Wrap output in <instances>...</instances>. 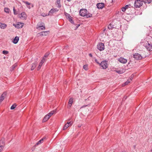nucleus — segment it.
<instances>
[{
	"instance_id": "nucleus-1",
	"label": "nucleus",
	"mask_w": 152,
	"mask_h": 152,
	"mask_svg": "<svg viewBox=\"0 0 152 152\" xmlns=\"http://www.w3.org/2000/svg\"><path fill=\"white\" fill-rule=\"evenodd\" d=\"M144 45L147 50L149 51H152V44L151 43L147 42L144 44Z\"/></svg>"
},
{
	"instance_id": "nucleus-2",
	"label": "nucleus",
	"mask_w": 152,
	"mask_h": 152,
	"mask_svg": "<svg viewBox=\"0 0 152 152\" xmlns=\"http://www.w3.org/2000/svg\"><path fill=\"white\" fill-rule=\"evenodd\" d=\"M142 4V2L141 0H136L134 3V6L136 8H139L141 7Z\"/></svg>"
},
{
	"instance_id": "nucleus-3",
	"label": "nucleus",
	"mask_w": 152,
	"mask_h": 152,
	"mask_svg": "<svg viewBox=\"0 0 152 152\" xmlns=\"http://www.w3.org/2000/svg\"><path fill=\"white\" fill-rule=\"evenodd\" d=\"M58 10L57 8H52L49 11L48 15L52 16L53 14L56 13Z\"/></svg>"
},
{
	"instance_id": "nucleus-4",
	"label": "nucleus",
	"mask_w": 152,
	"mask_h": 152,
	"mask_svg": "<svg viewBox=\"0 0 152 152\" xmlns=\"http://www.w3.org/2000/svg\"><path fill=\"white\" fill-rule=\"evenodd\" d=\"M97 48L100 51L104 50V44L102 42L99 43L97 46Z\"/></svg>"
},
{
	"instance_id": "nucleus-5",
	"label": "nucleus",
	"mask_w": 152,
	"mask_h": 152,
	"mask_svg": "<svg viewBox=\"0 0 152 152\" xmlns=\"http://www.w3.org/2000/svg\"><path fill=\"white\" fill-rule=\"evenodd\" d=\"M102 67L103 69H106L108 67V65L107 62V61H102L99 65Z\"/></svg>"
},
{
	"instance_id": "nucleus-6",
	"label": "nucleus",
	"mask_w": 152,
	"mask_h": 152,
	"mask_svg": "<svg viewBox=\"0 0 152 152\" xmlns=\"http://www.w3.org/2000/svg\"><path fill=\"white\" fill-rule=\"evenodd\" d=\"M87 12V10L86 9H81L80 11L79 14L80 16L84 17Z\"/></svg>"
},
{
	"instance_id": "nucleus-7",
	"label": "nucleus",
	"mask_w": 152,
	"mask_h": 152,
	"mask_svg": "<svg viewBox=\"0 0 152 152\" xmlns=\"http://www.w3.org/2000/svg\"><path fill=\"white\" fill-rule=\"evenodd\" d=\"M134 58L136 60H141L142 58L141 55L137 53H135L133 55Z\"/></svg>"
},
{
	"instance_id": "nucleus-8",
	"label": "nucleus",
	"mask_w": 152,
	"mask_h": 152,
	"mask_svg": "<svg viewBox=\"0 0 152 152\" xmlns=\"http://www.w3.org/2000/svg\"><path fill=\"white\" fill-rule=\"evenodd\" d=\"M43 24L44 23L42 22L39 23L37 25V28L38 29L44 30L45 27L43 26Z\"/></svg>"
},
{
	"instance_id": "nucleus-9",
	"label": "nucleus",
	"mask_w": 152,
	"mask_h": 152,
	"mask_svg": "<svg viewBox=\"0 0 152 152\" xmlns=\"http://www.w3.org/2000/svg\"><path fill=\"white\" fill-rule=\"evenodd\" d=\"M18 16L20 18L26 20L27 18V15L25 12H22Z\"/></svg>"
},
{
	"instance_id": "nucleus-10",
	"label": "nucleus",
	"mask_w": 152,
	"mask_h": 152,
	"mask_svg": "<svg viewBox=\"0 0 152 152\" xmlns=\"http://www.w3.org/2000/svg\"><path fill=\"white\" fill-rule=\"evenodd\" d=\"M24 23H22L18 22L16 24H13V26H14L15 28H22L23 26Z\"/></svg>"
},
{
	"instance_id": "nucleus-11",
	"label": "nucleus",
	"mask_w": 152,
	"mask_h": 152,
	"mask_svg": "<svg viewBox=\"0 0 152 152\" xmlns=\"http://www.w3.org/2000/svg\"><path fill=\"white\" fill-rule=\"evenodd\" d=\"M73 124L72 121H71L69 122H68L63 127V130H65L69 126L72 125Z\"/></svg>"
},
{
	"instance_id": "nucleus-12",
	"label": "nucleus",
	"mask_w": 152,
	"mask_h": 152,
	"mask_svg": "<svg viewBox=\"0 0 152 152\" xmlns=\"http://www.w3.org/2000/svg\"><path fill=\"white\" fill-rule=\"evenodd\" d=\"M7 93L6 92H4L0 97V104L3 101Z\"/></svg>"
},
{
	"instance_id": "nucleus-13",
	"label": "nucleus",
	"mask_w": 152,
	"mask_h": 152,
	"mask_svg": "<svg viewBox=\"0 0 152 152\" xmlns=\"http://www.w3.org/2000/svg\"><path fill=\"white\" fill-rule=\"evenodd\" d=\"M118 61L120 63L123 64H125L127 62V60L126 59L122 57H121L118 59Z\"/></svg>"
},
{
	"instance_id": "nucleus-14",
	"label": "nucleus",
	"mask_w": 152,
	"mask_h": 152,
	"mask_svg": "<svg viewBox=\"0 0 152 152\" xmlns=\"http://www.w3.org/2000/svg\"><path fill=\"white\" fill-rule=\"evenodd\" d=\"M104 6V4L103 3H99L96 4L97 7L99 9H102Z\"/></svg>"
},
{
	"instance_id": "nucleus-15",
	"label": "nucleus",
	"mask_w": 152,
	"mask_h": 152,
	"mask_svg": "<svg viewBox=\"0 0 152 152\" xmlns=\"http://www.w3.org/2000/svg\"><path fill=\"white\" fill-rule=\"evenodd\" d=\"M49 32L48 31H43L41 33H39V36H46Z\"/></svg>"
},
{
	"instance_id": "nucleus-16",
	"label": "nucleus",
	"mask_w": 152,
	"mask_h": 152,
	"mask_svg": "<svg viewBox=\"0 0 152 152\" xmlns=\"http://www.w3.org/2000/svg\"><path fill=\"white\" fill-rule=\"evenodd\" d=\"M22 2L26 4L27 8H28V9H30L31 8V7L30 6H29V5H31V3H29L27 1H23Z\"/></svg>"
},
{
	"instance_id": "nucleus-17",
	"label": "nucleus",
	"mask_w": 152,
	"mask_h": 152,
	"mask_svg": "<svg viewBox=\"0 0 152 152\" xmlns=\"http://www.w3.org/2000/svg\"><path fill=\"white\" fill-rule=\"evenodd\" d=\"M46 139L45 137H43L42 139H41L39 141L37 142L35 144V145H37L39 144H40L41 143H42L44 140H45Z\"/></svg>"
},
{
	"instance_id": "nucleus-18",
	"label": "nucleus",
	"mask_w": 152,
	"mask_h": 152,
	"mask_svg": "<svg viewBox=\"0 0 152 152\" xmlns=\"http://www.w3.org/2000/svg\"><path fill=\"white\" fill-rule=\"evenodd\" d=\"M7 26V25L4 23H2L0 22V28L1 29H4Z\"/></svg>"
},
{
	"instance_id": "nucleus-19",
	"label": "nucleus",
	"mask_w": 152,
	"mask_h": 152,
	"mask_svg": "<svg viewBox=\"0 0 152 152\" xmlns=\"http://www.w3.org/2000/svg\"><path fill=\"white\" fill-rule=\"evenodd\" d=\"M19 40V37H18L16 36L14 39L13 41V42L15 44H17Z\"/></svg>"
},
{
	"instance_id": "nucleus-20",
	"label": "nucleus",
	"mask_w": 152,
	"mask_h": 152,
	"mask_svg": "<svg viewBox=\"0 0 152 152\" xmlns=\"http://www.w3.org/2000/svg\"><path fill=\"white\" fill-rule=\"evenodd\" d=\"M5 144V140L4 138H2L0 141V146L2 145L4 147Z\"/></svg>"
},
{
	"instance_id": "nucleus-21",
	"label": "nucleus",
	"mask_w": 152,
	"mask_h": 152,
	"mask_svg": "<svg viewBox=\"0 0 152 152\" xmlns=\"http://www.w3.org/2000/svg\"><path fill=\"white\" fill-rule=\"evenodd\" d=\"M50 118V116L47 114L44 117L43 119L42 122H44L46 121Z\"/></svg>"
},
{
	"instance_id": "nucleus-22",
	"label": "nucleus",
	"mask_w": 152,
	"mask_h": 152,
	"mask_svg": "<svg viewBox=\"0 0 152 152\" xmlns=\"http://www.w3.org/2000/svg\"><path fill=\"white\" fill-rule=\"evenodd\" d=\"M132 80V78H130L128 80L126 81L124 84H122V86H124L125 85H127L129 83L130 81H131Z\"/></svg>"
},
{
	"instance_id": "nucleus-23",
	"label": "nucleus",
	"mask_w": 152,
	"mask_h": 152,
	"mask_svg": "<svg viewBox=\"0 0 152 152\" xmlns=\"http://www.w3.org/2000/svg\"><path fill=\"white\" fill-rule=\"evenodd\" d=\"M37 65V62H35L34 63H33L31 65V70H32L34 69L35 68Z\"/></svg>"
},
{
	"instance_id": "nucleus-24",
	"label": "nucleus",
	"mask_w": 152,
	"mask_h": 152,
	"mask_svg": "<svg viewBox=\"0 0 152 152\" xmlns=\"http://www.w3.org/2000/svg\"><path fill=\"white\" fill-rule=\"evenodd\" d=\"M72 102L73 99L72 98H70L68 102V106L70 107L72 104Z\"/></svg>"
},
{
	"instance_id": "nucleus-25",
	"label": "nucleus",
	"mask_w": 152,
	"mask_h": 152,
	"mask_svg": "<svg viewBox=\"0 0 152 152\" xmlns=\"http://www.w3.org/2000/svg\"><path fill=\"white\" fill-rule=\"evenodd\" d=\"M92 14L89 12H87V13H86V15H85V16H86V17L87 18H88L92 17Z\"/></svg>"
},
{
	"instance_id": "nucleus-26",
	"label": "nucleus",
	"mask_w": 152,
	"mask_h": 152,
	"mask_svg": "<svg viewBox=\"0 0 152 152\" xmlns=\"http://www.w3.org/2000/svg\"><path fill=\"white\" fill-rule=\"evenodd\" d=\"M17 64L15 63V64L14 65H13L10 69V70L11 71H12L14 70V69L17 66Z\"/></svg>"
},
{
	"instance_id": "nucleus-27",
	"label": "nucleus",
	"mask_w": 152,
	"mask_h": 152,
	"mask_svg": "<svg viewBox=\"0 0 152 152\" xmlns=\"http://www.w3.org/2000/svg\"><path fill=\"white\" fill-rule=\"evenodd\" d=\"M73 18L71 16L69 17V18L68 19L72 23L74 24V25H75V24L74 23L73 20L72 19Z\"/></svg>"
},
{
	"instance_id": "nucleus-28",
	"label": "nucleus",
	"mask_w": 152,
	"mask_h": 152,
	"mask_svg": "<svg viewBox=\"0 0 152 152\" xmlns=\"http://www.w3.org/2000/svg\"><path fill=\"white\" fill-rule=\"evenodd\" d=\"M56 3L58 4L57 7L59 8H60L61 7V5L60 4V0H57Z\"/></svg>"
},
{
	"instance_id": "nucleus-29",
	"label": "nucleus",
	"mask_w": 152,
	"mask_h": 152,
	"mask_svg": "<svg viewBox=\"0 0 152 152\" xmlns=\"http://www.w3.org/2000/svg\"><path fill=\"white\" fill-rule=\"evenodd\" d=\"M43 63L41 61L40 63H39V65L38 67V70H39L40 69L41 67L42 66Z\"/></svg>"
},
{
	"instance_id": "nucleus-30",
	"label": "nucleus",
	"mask_w": 152,
	"mask_h": 152,
	"mask_svg": "<svg viewBox=\"0 0 152 152\" xmlns=\"http://www.w3.org/2000/svg\"><path fill=\"white\" fill-rule=\"evenodd\" d=\"M54 111H51L50 113H49L48 114V115L49 116H50V117L54 113Z\"/></svg>"
},
{
	"instance_id": "nucleus-31",
	"label": "nucleus",
	"mask_w": 152,
	"mask_h": 152,
	"mask_svg": "<svg viewBox=\"0 0 152 152\" xmlns=\"http://www.w3.org/2000/svg\"><path fill=\"white\" fill-rule=\"evenodd\" d=\"M145 3L149 4L151 2V0H143Z\"/></svg>"
},
{
	"instance_id": "nucleus-32",
	"label": "nucleus",
	"mask_w": 152,
	"mask_h": 152,
	"mask_svg": "<svg viewBox=\"0 0 152 152\" xmlns=\"http://www.w3.org/2000/svg\"><path fill=\"white\" fill-rule=\"evenodd\" d=\"M47 57H45L44 56H43L42 59L41 61L43 62V63L46 61L47 60Z\"/></svg>"
},
{
	"instance_id": "nucleus-33",
	"label": "nucleus",
	"mask_w": 152,
	"mask_h": 152,
	"mask_svg": "<svg viewBox=\"0 0 152 152\" xmlns=\"http://www.w3.org/2000/svg\"><path fill=\"white\" fill-rule=\"evenodd\" d=\"M65 15L66 16V17L68 19L69 18V17H71V16H70V15L67 13L66 12H65L64 13Z\"/></svg>"
},
{
	"instance_id": "nucleus-34",
	"label": "nucleus",
	"mask_w": 152,
	"mask_h": 152,
	"mask_svg": "<svg viewBox=\"0 0 152 152\" xmlns=\"http://www.w3.org/2000/svg\"><path fill=\"white\" fill-rule=\"evenodd\" d=\"M10 10L8 8H5L4 9V11L5 12L7 13H9L10 12Z\"/></svg>"
},
{
	"instance_id": "nucleus-35",
	"label": "nucleus",
	"mask_w": 152,
	"mask_h": 152,
	"mask_svg": "<svg viewBox=\"0 0 152 152\" xmlns=\"http://www.w3.org/2000/svg\"><path fill=\"white\" fill-rule=\"evenodd\" d=\"M16 105L15 104L12 105L10 109L11 110H13L16 107Z\"/></svg>"
},
{
	"instance_id": "nucleus-36",
	"label": "nucleus",
	"mask_w": 152,
	"mask_h": 152,
	"mask_svg": "<svg viewBox=\"0 0 152 152\" xmlns=\"http://www.w3.org/2000/svg\"><path fill=\"white\" fill-rule=\"evenodd\" d=\"M13 12H14V14L15 15H17L18 14V13L17 12L16 10H15L14 7H13Z\"/></svg>"
},
{
	"instance_id": "nucleus-37",
	"label": "nucleus",
	"mask_w": 152,
	"mask_h": 152,
	"mask_svg": "<svg viewBox=\"0 0 152 152\" xmlns=\"http://www.w3.org/2000/svg\"><path fill=\"white\" fill-rule=\"evenodd\" d=\"M2 53L4 54H7L8 53V52L6 50H3Z\"/></svg>"
},
{
	"instance_id": "nucleus-38",
	"label": "nucleus",
	"mask_w": 152,
	"mask_h": 152,
	"mask_svg": "<svg viewBox=\"0 0 152 152\" xmlns=\"http://www.w3.org/2000/svg\"><path fill=\"white\" fill-rule=\"evenodd\" d=\"M49 53H46L45 55H44V56L45 57H47L48 58L49 55Z\"/></svg>"
},
{
	"instance_id": "nucleus-39",
	"label": "nucleus",
	"mask_w": 152,
	"mask_h": 152,
	"mask_svg": "<svg viewBox=\"0 0 152 152\" xmlns=\"http://www.w3.org/2000/svg\"><path fill=\"white\" fill-rule=\"evenodd\" d=\"M126 9V8L124 7L122 8H121V10L122 11L124 12L125 11Z\"/></svg>"
},
{
	"instance_id": "nucleus-40",
	"label": "nucleus",
	"mask_w": 152,
	"mask_h": 152,
	"mask_svg": "<svg viewBox=\"0 0 152 152\" xmlns=\"http://www.w3.org/2000/svg\"><path fill=\"white\" fill-rule=\"evenodd\" d=\"M4 147L2 145L0 146V152H1V151L4 148Z\"/></svg>"
},
{
	"instance_id": "nucleus-41",
	"label": "nucleus",
	"mask_w": 152,
	"mask_h": 152,
	"mask_svg": "<svg viewBox=\"0 0 152 152\" xmlns=\"http://www.w3.org/2000/svg\"><path fill=\"white\" fill-rule=\"evenodd\" d=\"M108 28L109 29H111L113 28V27L111 26V24H110L108 26Z\"/></svg>"
},
{
	"instance_id": "nucleus-42",
	"label": "nucleus",
	"mask_w": 152,
	"mask_h": 152,
	"mask_svg": "<svg viewBox=\"0 0 152 152\" xmlns=\"http://www.w3.org/2000/svg\"><path fill=\"white\" fill-rule=\"evenodd\" d=\"M83 69L86 70H87V66L84 65L83 66Z\"/></svg>"
},
{
	"instance_id": "nucleus-43",
	"label": "nucleus",
	"mask_w": 152,
	"mask_h": 152,
	"mask_svg": "<svg viewBox=\"0 0 152 152\" xmlns=\"http://www.w3.org/2000/svg\"><path fill=\"white\" fill-rule=\"evenodd\" d=\"M41 15L42 16H43V17H45V16H46L47 15H46V14H45V13H42V14H41Z\"/></svg>"
},
{
	"instance_id": "nucleus-44",
	"label": "nucleus",
	"mask_w": 152,
	"mask_h": 152,
	"mask_svg": "<svg viewBox=\"0 0 152 152\" xmlns=\"http://www.w3.org/2000/svg\"><path fill=\"white\" fill-rule=\"evenodd\" d=\"M124 7L126 8V10L128 9V7H129V5H127Z\"/></svg>"
},
{
	"instance_id": "nucleus-45",
	"label": "nucleus",
	"mask_w": 152,
	"mask_h": 152,
	"mask_svg": "<svg viewBox=\"0 0 152 152\" xmlns=\"http://www.w3.org/2000/svg\"><path fill=\"white\" fill-rule=\"evenodd\" d=\"M117 72L119 74H121L122 73V72H121V71L120 70H118L117 71Z\"/></svg>"
},
{
	"instance_id": "nucleus-46",
	"label": "nucleus",
	"mask_w": 152,
	"mask_h": 152,
	"mask_svg": "<svg viewBox=\"0 0 152 152\" xmlns=\"http://www.w3.org/2000/svg\"><path fill=\"white\" fill-rule=\"evenodd\" d=\"M80 26V24L77 25L75 29V30H76Z\"/></svg>"
},
{
	"instance_id": "nucleus-47",
	"label": "nucleus",
	"mask_w": 152,
	"mask_h": 152,
	"mask_svg": "<svg viewBox=\"0 0 152 152\" xmlns=\"http://www.w3.org/2000/svg\"><path fill=\"white\" fill-rule=\"evenodd\" d=\"M95 61L98 64L100 65V63L98 62V60L96 59H95Z\"/></svg>"
},
{
	"instance_id": "nucleus-48",
	"label": "nucleus",
	"mask_w": 152,
	"mask_h": 152,
	"mask_svg": "<svg viewBox=\"0 0 152 152\" xmlns=\"http://www.w3.org/2000/svg\"><path fill=\"white\" fill-rule=\"evenodd\" d=\"M89 56H90L91 57H92V55L90 53V54H89Z\"/></svg>"
},
{
	"instance_id": "nucleus-49",
	"label": "nucleus",
	"mask_w": 152,
	"mask_h": 152,
	"mask_svg": "<svg viewBox=\"0 0 152 152\" xmlns=\"http://www.w3.org/2000/svg\"><path fill=\"white\" fill-rule=\"evenodd\" d=\"M68 46H66L65 47V48L66 49H67L68 48Z\"/></svg>"
},
{
	"instance_id": "nucleus-50",
	"label": "nucleus",
	"mask_w": 152,
	"mask_h": 152,
	"mask_svg": "<svg viewBox=\"0 0 152 152\" xmlns=\"http://www.w3.org/2000/svg\"><path fill=\"white\" fill-rule=\"evenodd\" d=\"M31 5L32 7H34V5H33V4H31Z\"/></svg>"
},
{
	"instance_id": "nucleus-51",
	"label": "nucleus",
	"mask_w": 152,
	"mask_h": 152,
	"mask_svg": "<svg viewBox=\"0 0 152 152\" xmlns=\"http://www.w3.org/2000/svg\"><path fill=\"white\" fill-rule=\"evenodd\" d=\"M148 152H152V150H151L150 151Z\"/></svg>"
},
{
	"instance_id": "nucleus-52",
	"label": "nucleus",
	"mask_w": 152,
	"mask_h": 152,
	"mask_svg": "<svg viewBox=\"0 0 152 152\" xmlns=\"http://www.w3.org/2000/svg\"><path fill=\"white\" fill-rule=\"evenodd\" d=\"M80 127V126H78V127Z\"/></svg>"
},
{
	"instance_id": "nucleus-53",
	"label": "nucleus",
	"mask_w": 152,
	"mask_h": 152,
	"mask_svg": "<svg viewBox=\"0 0 152 152\" xmlns=\"http://www.w3.org/2000/svg\"><path fill=\"white\" fill-rule=\"evenodd\" d=\"M84 106L86 107V106H87V105H86V106H84Z\"/></svg>"
}]
</instances>
